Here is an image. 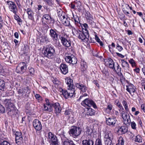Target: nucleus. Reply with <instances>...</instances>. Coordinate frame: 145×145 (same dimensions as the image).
<instances>
[{"label": "nucleus", "mask_w": 145, "mask_h": 145, "mask_svg": "<svg viewBox=\"0 0 145 145\" xmlns=\"http://www.w3.org/2000/svg\"><path fill=\"white\" fill-rule=\"evenodd\" d=\"M70 28L71 29L74 35L77 36L78 39L83 41H88L89 33L87 30L82 29L81 31L79 30L77 27L72 26H71Z\"/></svg>", "instance_id": "1"}, {"label": "nucleus", "mask_w": 145, "mask_h": 145, "mask_svg": "<svg viewBox=\"0 0 145 145\" xmlns=\"http://www.w3.org/2000/svg\"><path fill=\"white\" fill-rule=\"evenodd\" d=\"M42 52L45 57L50 59H54L55 57L56 53L53 46H46L43 49Z\"/></svg>", "instance_id": "2"}, {"label": "nucleus", "mask_w": 145, "mask_h": 145, "mask_svg": "<svg viewBox=\"0 0 145 145\" xmlns=\"http://www.w3.org/2000/svg\"><path fill=\"white\" fill-rule=\"evenodd\" d=\"M62 45L66 48H69L71 46V41L69 37L67 35L64 34L59 35Z\"/></svg>", "instance_id": "3"}, {"label": "nucleus", "mask_w": 145, "mask_h": 145, "mask_svg": "<svg viewBox=\"0 0 145 145\" xmlns=\"http://www.w3.org/2000/svg\"><path fill=\"white\" fill-rule=\"evenodd\" d=\"M56 29H51L50 31L49 35L52 38L54 44L57 46H61L58 38V34Z\"/></svg>", "instance_id": "4"}, {"label": "nucleus", "mask_w": 145, "mask_h": 145, "mask_svg": "<svg viewBox=\"0 0 145 145\" xmlns=\"http://www.w3.org/2000/svg\"><path fill=\"white\" fill-rule=\"evenodd\" d=\"M121 114V116L123 119V122L125 124H129L131 122L130 116L126 109H120Z\"/></svg>", "instance_id": "5"}, {"label": "nucleus", "mask_w": 145, "mask_h": 145, "mask_svg": "<svg viewBox=\"0 0 145 145\" xmlns=\"http://www.w3.org/2000/svg\"><path fill=\"white\" fill-rule=\"evenodd\" d=\"M70 136L74 138H76L81 133V129L79 127L76 126H72L69 131Z\"/></svg>", "instance_id": "6"}, {"label": "nucleus", "mask_w": 145, "mask_h": 145, "mask_svg": "<svg viewBox=\"0 0 145 145\" xmlns=\"http://www.w3.org/2000/svg\"><path fill=\"white\" fill-rule=\"evenodd\" d=\"M60 91L61 92V95L65 99H68L69 97H72L74 93V89H69L68 88V90L63 89L60 88L59 89Z\"/></svg>", "instance_id": "7"}, {"label": "nucleus", "mask_w": 145, "mask_h": 145, "mask_svg": "<svg viewBox=\"0 0 145 145\" xmlns=\"http://www.w3.org/2000/svg\"><path fill=\"white\" fill-rule=\"evenodd\" d=\"M81 104L85 107H92L95 109L97 108L95 103L93 100L88 98L84 99L81 103Z\"/></svg>", "instance_id": "8"}, {"label": "nucleus", "mask_w": 145, "mask_h": 145, "mask_svg": "<svg viewBox=\"0 0 145 145\" xmlns=\"http://www.w3.org/2000/svg\"><path fill=\"white\" fill-rule=\"evenodd\" d=\"M27 63L21 62L16 67V72L18 73L22 74L25 72L27 68Z\"/></svg>", "instance_id": "9"}, {"label": "nucleus", "mask_w": 145, "mask_h": 145, "mask_svg": "<svg viewBox=\"0 0 145 145\" xmlns=\"http://www.w3.org/2000/svg\"><path fill=\"white\" fill-rule=\"evenodd\" d=\"M48 139L49 142L51 143V145H60L57 137L51 132L48 133Z\"/></svg>", "instance_id": "10"}, {"label": "nucleus", "mask_w": 145, "mask_h": 145, "mask_svg": "<svg viewBox=\"0 0 145 145\" xmlns=\"http://www.w3.org/2000/svg\"><path fill=\"white\" fill-rule=\"evenodd\" d=\"M65 59L67 62L73 65L76 64L77 62L76 58L73 55L66 56Z\"/></svg>", "instance_id": "11"}, {"label": "nucleus", "mask_w": 145, "mask_h": 145, "mask_svg": "<svg viewBox=\"0 0 145 145\" xmlns=\"http://www.w3.org/2000/svg\"><path fill=\"white\" fill-rule=\"evenodd\" d=\"M30 92V90L27 87L24 88L22 89H19L18 91L19 94H22L24 97H28Z\"/></svg>", "instance_id": "12"}, {"label": "nucleus", "mask_w": 145, "mask_h": 145, "mask_svg": "<svg viewBox=\"0 0 145 145\" xmlns=\"http://www.w3.org/2000/svg\"><path fill=\"white\" fill-rule=\"evenodd\" d=\"M10 11L12 12L15 14H16L17 11V8L16 4L13 2L10 1H7Z\"/></svg>", "instance_id": "13"}, {"label": "nucleus", "mask_w": 145, "mask_h": 145, "mask_svg": "<svg viewBox=\"0 0 145 145\" xmlns=\"http://www.w3.org/2000/svg\"><path fill=\"white\" fill-rule=\"evenodd\" d=\"M105 65L108 66L110 68L112 69L114 71H116L114 67V62L113 60L110 58H109L105 61Z\"/></svg>", "instance_id": "14"}, {"label": "nucleus", "mask_w": 145, "mask_h": 145, "mask_svg": "<svg viewBox=\"0 0 145 145\" xmlns=\"http://www.w3.org/2000/svg\"><path fill=\"white\" fill-rule=\"evenodd\" d=\"M33 125L36 131H40L42 129L41 123L37 119H35L33 121Z\"/></svg>", "instance_id": "15"}, {"label": "nucleus", "mask_w": 145, "mask_h": 145, "mask_svg": "<svg viewBox=\"0 0 145 145\" xmlns=\"http://www.w3.org/2000/svg\"><path fill=\"white\" fill-rule=\"evenodd\" d=\"M75 85L76 88L80 90V92L84 93L87 90V88L85 85L81 83H77Z\"/></svg>", "instance_id": "16"}, {"label": "nucleus", "mask_w": 145, "mask_h": 145, "mask_svg": "<svg viewBox=\"0 0 145 145\" xmlns=\"http://www.w3.org/2000/svg\"><path fill=\"white\" fill-rule=\"evenodd\" d=\"M116 121L115 118L110 117L106 118V122L108 125L113 126L116 124Z\"/></svg>", "instance_id": "17"}, {"label": "nucleus", "mask_w": 145, "mask_h": 145, "mask_svg": "<svg viewBox=\"0 0 145 145\" xmlns=\"http://www.w3.org/2000/svg\"><path fill=\"white\" fill-rule=\"evenodd\" d=\"M61 140L63 145H76L72 141L69 140L66 138L62 137Z\"/></svg>", "instance_id": "18"}, {"label": "nucleus", "mask_w": 145, "mask_h": 145, "mask_svg": "<svg viewBox=\"0 0 145 145\" xmlns=\"http://www.w3.org/2000/svg\"><path fill=\"white\" fill-rule=\"evenodd\" d=\"M15 141L16 143L21 142L23 139L22 133L20 132H16L15 134Z\"/></svg>", "instance_id": "19"}, {"label": "nucleus", "mask_w": 145, "mask_h": 145, "mask_svg": "<svg viewBox=\"0 0 145 145\" xmlns=\"http://www.w3.org/2000/svg\"><path fill=\"white\" fill-rule=\"evenodd\" d=\"M121 61L122 67L126 72H127L130 69L129 64L126 61L123 59H121Z\"/></svg>", "instance_id": "20"}, {"label": "nucleus", "mask_w": 145, "mask_h": 145, "mask_svg": "<svg viewBox=\"0 0 145 145\" xmlns=\"http://www.w3.org/2000/svg\"><path fill=\"white\" fill-rule=\"evenodd\" d=\"M60 69L62 72L64 74H66L68 72V66L65 64H61Z\"/></svg>", "instance_id": "21"}, {"label": "nucleus", "mask_w": 145, "mask_h": 145, "mask_svg": "<svg viewBox=\"0 0 145 145\" xmlns=\"http://www.w3.org/2000/svg\"><path fill=\"white\" fill-rule=\"evenodd\" d=\"M65 82L68 85V88L69 89H74L73 88L72 80L69 78H67L65 79Z\"/></svg>", "instance_id": "22"}, {"label": "nucleus", "mask_w": 145, "mask_h": 145, "mask_svg": "<svg viewBox=\"0 0 145 145\" xmlns=\"http://www.w3.org/2000/svg\"><path fill=\"white\" fill-rule=\"evenodd\" d=\"M83 110H84L83 113L86 115L91 116L94 115L95 113V111L94 109H82Z\"/></svg>", "instance_id": "23"}, {"label": "nucleus", "mask_w": 145, "mask_h": 145, "mask_svg": "<svg viewBox=\"0 0 145 145\" xmlns=\"http://www.w3.org/2000/svg\"><path fill=\"white\" fill-rule=\"evenodd\" d=\"M10 100V99H6L4 101V103L7 109H11L13 108V105L11 103Z\"/></svg>", "instance_id": "24"}, {"label": "nucleus", "mask_w": 145, "mask_h": 145, "mask_svg": "<svg viewBox=\"0 0 145 145\" xmlns=\"http://www.w3.org/2000/svg\"><path fill=\"white\" fill-rule=\"evenodd\" d=\"M126 90L130 94L134 93L135 91V88L133 84H130L128 86H126Z\"/></svg>", "instance_id": "25"}, {"label": "nucleus", "mask_w": 145, "mask_h": 145, "mask_svg": "<svg viewBox=\"0 0 145 145\" xmlns=\"http://www.w3.org/2000/svg\"><path fill=\"white\" fill-rule=\"evenodd\" d=\"M88 16L86 17L87 21L92 27H95V23L93 21V18L89 14H88Z\"/></svg>", "instance_id": "26"}, {"label": "nucleus", "mask_w": 145, "mask_h": 145, "mask_svg": "<svg viewBox=\"0 0 145 145\" xmlns=\"http://www.w3.org/2000/svg\"><path fill=\"white\" fill-rule=\"evenodd\" d=\"M128 128L125 126H122L120 127L118 129V132L121 134H124L127 132Z\"/></svg>", "instance_id": "27"}, {"label": "nucleus", "mask_w": 145, "mask_h": 145, "mask_svg": "<svg viewBox=\"0 0 145 145\" xmlns=\"http://www.w3.org/2000/svg\"><path fill=\"white\" fill-rule=\"evenodd\" d=\"M28 15V18L31 20H33L34 19L33 13L32 10L29 8H28L27 9L25 10Z\"/></svg>", "instance_id": "28"}, {"label": "nucleus", "mask_w": 145, "mask_h": 145, "mask_svg": "<svg viewBox=\"0 0 145 145\" xmlns=\"http://www.w3.org/2000/svg\"><path fill=\"white\" fill-rule=\"evenodd\" d=\"M113 134L111 131H108L106 132L104 136L105 139L112 140L113 139Z\"/></svg>", "instance_id": "29"}, {"label": "nucleus", "mask_w": 145, "mask_h": 145, "mask_svg": "<svg viewBox=\"0 0 145 145\" xmlns=\"http://www.w3.org/2000/svg\"><path fill=\"white\" fill-rule=\"evenodd\" d=\"M39 39L41 42H49L48 37L46 35L41 36L40 35L39 37Z\"/></svg>", "instance_id": "30"}, {"label": "nucleus", "mask_w": 145, "mask_h": 145, "mask_svg": "<svg viewBox=\"0 0 145 145\" xmlns=\"http://www.w3.org/2000/svg\"><path fill=\"white\" fill-rule=\"evenodd\" d=\"M45 103L44 104V106L45 108L51 109L52 103L50 102L49 100L47 98L45 99Z\"/></svg>", "instance_id": "31"}, {"label": "nucleus", "mask_w": 145, "mask_h": 145, "mask_svg": "<svg viewBox=\"0 0 145 145\" xmlns=\"http://www.w3.org/2000/svg\"><path fill=\"white\" fill-rule=\"evenodd\" d=\"M62 17L63 18L61 19L62 23L66 26H68L70 25L69 21L67 18H66L64 16H63Z\"/></svg>", "instance_id": "32"}, {"label": "nucleus", "mask_w": 145, "mask_h": 145, "mask_svg": "<svg viewBox=\"0 0 145 145\" xmlns=\"http://www.w3.org/2000/svg\"><path fill=\"white\" fill-rule=\"evenodd\" d=\"M82 142L83 145H93L94 144L93 141L90 139L84 140Z\"/></svg>", "instance_id": "33"}, {"label": "nucleus", "mask_w": 145, "mask_h": 145, "mask_svg": "<svg viewBox=\"0 0 145 145\" xmlns=\"http://www.w3.org/2000/svg\"><path fill=\"white\" fill-rule=\"evenodd\" d=\"M81 70L82 71H85L87 67L86 63L84 61H82L81 62Z\"/></svg>", "instance_id": "34"}, {"label": "nucleus", "mask_w": 145, "mask_h": 145, "mask_svg": "<svg viewBox=\"0 0 145 145\" xmlns=\"http://www.w3.org/2000/svg\"><path fill=\"white\" fill-rule=\"evenodd\" d=\"M51 109L54 108V109H60V106L59 103H56L53 104H52Z\"/></svg>", "instance_id": "35"}, {"label": "nucleus", "mask_w": 145, "mask_h": 145, "mask_svg": "<svg viewBox=\"0 0 145 145\" xmlns=\"http://www.w3.org/2000/svg\"><path fill=\"white\" fill-rule=\"evenodd\" d=\"M52 81L55 85L58 86L60 84V82L58 79L56 78H53L52 79Z\"/></svg>", "instance_id": "36"}, {"label": "nucleus", "mask_w": 145, "mask_h": 145, "mask_svg": "<svg viewBox=\"0 0 145 145\" xmlns=\"http://www.w3.org/2000/svg\"><path fill=\"white\" fill-rule=\"evenodd\" d=\"M134 141L138 142H141L142 141V138L140 135H138L136 137Z\"/></svg>", "instance_id": "37"}, {"label": "nucleus", "mask_w": 145, "mask_h": 145, "mask_svg": "<svg viewBox=\"0 0 145 145\" xmlns=\"http://www.w3.org/2000/svg\"><path fill=\"white\" fill-rule=\"evenodd\" d=\"M118 143L116 145H124V140L121 137H120L118 140Z\"/></svg>", "instance_id": "38"}, {"label": "nucleus", "mask_w": 145, "mask_h": 145, "mask_svg": "<svg viewBox=\"0 0 145 145\" xmlns=\"http://www.w3.org/2000/svg\"><path fill=\"white\" fill-rule=\"evenodd\" d=\"M5 83L3 80H0V89L4 90L5 88Z\"/></svg>", "instance_id": "39"}, {"label": "nucleus", "mask_w": 145, "mask_h": 145, "mask_svg": "<svg viewBox=\"0 0 145 145\" xmlns=\"http://www.w3.org/2000/svg\"><path fill=\"white\" fill-rule=\"evenodd\" d=\"M115 44L114 42H112L111 45H108L109 51L110 52H112V51L113 48H115Z\"/></svg>", "instance_id": "40"}, {"label": "nucleus", "mask_w": 145, "mask_h": 145, "mask_svg": "<svg viewBox=\"0 0 145 145\" xmlns=\"http://www.w3.org/2000/svg\"><path fill=\"white\" fill-rule=\"evenodd\" d=\"M111 111L113 112H115L116 115H118V112L115 110L114 109H105V112L108 113H110V111L111 112Z\"/></svg>", "instance_id": "41"}, {"label": "nucleus", "mask_w": 145, "mask_h": 145, "mask_svg": "<svg viewBox=\"0 0 145 145\" xmlns=\"http://www.w3.org/2000/svg\"><path fill=\"white\" fill-rule=\"evenodd\" d=\"M131 123L132 128L133 129L136 130L137 129V125L136 123L134 121H133L131 122Z\"/></svg>", "instance_id": "42"}, {"label": "nucleus", "mask_w": 145, "mask_h": 145, "mask_svg": "<svg viewBox=\"0 0 145 145\" xmlns=\"http://www.w3.org/2000/svg\"><path fill=\"white\" fill-rule=\"evenodd\" d=\"M95 40L100 44V45L101 46H103V42L100 40L99 38L98 37L97 35H95Z\"/></svg>", "instance_id": "43"}, {"label": "nucleus", "mask_w": 145, "mask_h": 145, "mask_svg": "<svg viewBox=\"0 0 145 145\" xmlns=\"http://www.w3.org/2000/svg\"><path fill=\"white\" fill-rule=\"evenodd\" d=\"M80 4H81V3L79 1H78L77 3H75L74 4L71 3V7L72 8L75 9L76 7V6H78L77 5V4L80 5Z\"/></svg>", "instance_id": "44"}, {"label": "nucleus", "mask_w": 145, "mask_h": 145, "mask_svg": "<svg viewBox=\"0 0 145 145\" xmlns=\"http://www.w3.org/2000/svg\"><path fill=\"white\" fill-rule=\"evenodd\" d=\"M95 145H102L101 140L99 138L97 139L95 142Z\"/></svg>", "instance_id": "45"}, {"label": "nucleus", "mask_w": 145, "mask_h": 145, "mask_svg": "<svg viewBox=\"0 0 145 145\" xmlns=\"http://www.w3.org/2000/svg\"><path fill=\"white\" fill-rule=\"evenodd\" d=\"M63 12L62 10L61 9H59V10H57L58 16L60 17L61 19H62L63 18L62 17V16H63L62 15Z\"/></svg>", "instance_id": "46"}, {"label": "nucleus", "mask_w": 145, "mask_h": 145, "mask_svg": "<svg viewBox=\"0 0 145 145\" xmlns=\"http://www.w3.org/2000/svg\"><path fill=\"white\" fill-rule=\"evenodd\" d=\"M109 139H106L105 141V144L106 145H110L112 142V140Z\"/></svg>", "instance_id": "47"}, {"label": "nucleus", "mask_w": 145, "mask_h": 145, "mask_svg": "<svg viewBox=\"0 0 145 145\" xmlns=\"http://www.w3.org/2000/svg\"><path fill=\"white\" fill-rule=\"evenodd\" d=\"M44 18H45L47 20H49L51 19V18L49 15L46 14L44 15L43 16L42 19Z\"/></svg>", "instance_id": "48"}, {"label": "nucleus", "mask_w": 145, "mask_h": 145, "mask_svg": "<svg viewBox=\"0 0 145 145\" xmlns=\"http://www.w3.org/2000/svg\"><path fill=\"white\" fill-rule=\"evenodd\" d=\"M123 10L124 13L126 14V15H128V14H129V12L128 11L129 9L128 8H127V7H126L125 8H123Z\"/></svg>", "instance_id": "49"}, {"label": "nucleus", "mask_w": 145, "mask_h": 145, "mask_svg": "<svg viewBox=\"0 0 145 145\" xmlns=\"http://www.w3.org/2000/svg\"><path fill=\"white\" fill-rule=\"evenodd\" d=\"M0 145H11L10 143L6 141H3L0 143Z\"/></svg>", "instance_id": "50"}, {"label": "nucleus", "mask_w": 145, "mask_h": 145, "mask_svg": "<svg viewBox=\"0 0 145 145\" xmlns=\"http://www.w3.org/2000/svg\"><path fill=\"white\" fill-rule=\"evenodd\" d=\"M122 104L123 106H124L125 109H128V107L127 102L124 100L122 102Z\"/></svg>", "instance_id": "51"}, {"label": "nucleus", "mask_w": 145, "mask_h": 145, "mask_svg": "<svg viewBox=\"0 0 145 145\" xmlns=\"http://www.w3.org/2000/svg\"><path fill=\"white\" fill-rule=\"evenodd\" d=\"M129 63L132 65L133 67L135 65V62L133 59H131L129 60Z\"/></svg>", "instance_id": "52"}, {"label": "nucleus", "mask_w": 145, "mask_h": 145, "mask_svg": "<svg viewBox=\"0 0 145 145\" xmlns=\"http://www.w3.org/2000/svg\"><path fill=\"white\" fill-rule=\"evenodd\" d=\"M116 48L120 52L122 51L123 49L122 47L121 46H120L118 44H117L116 45Z\"/></svg>", "instance_id": "53"}, {"label": "nucleus", "mask_w": 145, "mask_h": 145, "mask_svg": "<svg viewBox=\"0 0 145 145\" xmlns=\"http://www.w3.org/2000/svg\"><path fill=\"white\" fill-rule=\"evenodd\" d=\"M88 95L86 93H85L83 95H81L79 98L78 99L79 101H80L81 99H84L85 97L87 96Z\"/></svg>", "instance_id": "54"}, {"label": "nucleus", "mask_w": 145, "mask_h": 145, "mask_svg": "<svg viewBox=\"0 0 145 145\" xmlns=\"http://www.w3.org/2000/svg\"><path fill=\"white\" fill-rule=\"evenodd\" d=\"M116 65H117V69L116 70V71H115L116 72H120L121 71V68L120 67V66L118 64V63H116Z\"/></svg>", "instance_id": "55"}, {"label": "nucleus", "mask_w": 145, "mask_h": 145, "mask_svg": "<svg viewBox=\"0 0 145 145\" xmlns=\"http://www.w3.org/2000/svg\"><path fill=\"white\" fill-rule=\"evenodd\" d=\"M74 20L76 24L78 23L79 22V18L77 17L74 18Z\"/></svg>", "instance_id": "56"}, {"label": "nucleus", "mask_w": 145, "mask_h": 145, "mask_svg": "<svg viewBox=\"0 0 145 145\" xmlns=\"http://www.w3.org/2000/svg\"><path fill=\"white\" fill-rule=\"evenodd\" d=\"M116 103H117V106H118L119 108H121V105L120 103L119 102V101H116Z\"/></svg>", "instance_id": "57"}, {"label": "nucleus", "mask_w": 145, "mask_h": 145, "mask_svg": "<svg viewBox=\"0 0 145 145\" xmlns=\"http://www.w3.org/2000/svg\"><path fill=\"white\" fill-rule=\"evenodd\" d=\"M102 72L103 74H105L106 76H108L109 75V72L108 71H103Z\"/></svg>", "instance_id": "58"}, {"label": "nucleus", "mask_w": 145, "mask_h": 145, "mask_svg": "<svg viewBox=\"0 0 145 145\" xmlns=\"http://www.w3.org/2000/svg\"><path fill=\"white\" fill-rule=\"evenodd\" d=\"M54 112L57 115L61 112V109H55L54 110Z\"/></svg>", "instance_id": "59"}, {"label": "nucleus", "mask_w": 145, "mask_h": 145, "mask_svg": "<svg viewBox=\"0 0 145 145\" xmlns=\"http://www.w3.org/2000/svg\"><path fill=\"white\" fill-rule=\"evenodd\" d=\"M116 54L118 56L121 58H123L124 57V56L118 52H116Z\"/></svg>", "instance_id": "60"}, {"label": "nucleus", "mask_w": 145, "mask_h": 145, "mask_svg": "<svg viewBox=\"0 0 145 145\" xmlns=\"http://www.w3.org/2000/svg\"><path fill=\"white\" fill-rule=\"evenodd\" d=\"M83 26L84 27H82V29L87 30V28L88 27V25L86 24H83Z\"/></svg>", "instance_id": "61"}, {"label": "nucleus", "mask_w": 145, "mask_h": 145, "mask_svg": "<svg viewBox=\"0 0 145 145\" xmlns=\"http://www.w3.org/2000/svg\"><path fill=\"white\" fill-rule=\"evenodd\" d=\"M14 19L19 22H20V19L19 18V17L18 16H14Z\"/></svg>", "instance_id": "62"}, {"label": "nucleus", "mask_w": 145, "mask_h": 145, "mask_svg": "<svg viewBox=\"0 0 145 145\" xmlns=\"http://www.w3.org/2000/svg\"><path fill=\"white\" fill-rule=\"evenodd\" d=\"M134 71L137 73H139L140 71V69L139 68H137L134 69Z\"/></svg>", "instance_id": "63"}, {"label": "nucleus", "mask_w": 145, "mask_h": 145, "mask_svg": "<svg viewBox=\"0 0 145 145\" xmlns=\"http://www.w3.org/2000/svg\"><path fill=\"white\" fill-rule=\"evenodd\" d=\"M70 112L69 109L66 110L65 112V114L66 115H68L70 114Z\"/></svg>", "instance_id": "64"}]
</instances>
